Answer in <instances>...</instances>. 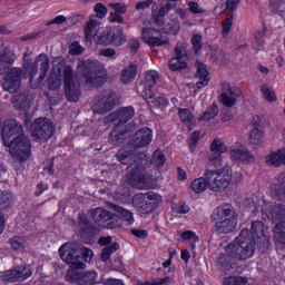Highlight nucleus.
Here are the masks:
<instances>
[{"instance_id":"obj_16","label":"nucleus","mask_w":285,"mask_h":285,"mask_svg":"<svg viewBox=\"0 0 285 285\" xmlns=\"http://www.w3.org/2000/svg\"><path fill=\"white\" fill-rule=\"evenodd\" d=\"M242 97V90L237 87L230 86L228 82H223L220 85V104L226 106V108H233L237 104V99Z\"/></svg>"},{"instance_id":"obj_48","label":"nucleus","mask_w":285,"mask_h":285,"mask_svg":"<svg viewBox=\"0 0 285 285\" xmlns=\"http://www.w3.org/2000/svg\"><path fill=\"white\" fill-rule=\"evenodd\" d=\"M179 20L171 19L163 27V30L164 32H167V35H177V32H179Z\"/></svg>"},{"instance_id":"obj_40","label":"nucleus","mask_w":285,"mask_h":285,"mask_svg":"<svg viewBox=\"0 0 285 285\" xmlns=\"http://www.w3.org/2000/svg\"><path fill=\"white\" fill-rule=\"evenodd\" d=\"M274 239L285 246V223H278L274 227Z\"/></svg>"},{"instance_id":"obj_33","label":"nucleus","mask_w":285,"mask_h":285,"mask_svg":"<svg viewBox=\"0 0 285 285\" xmlns=\"http://www.w3.org/2000/svg\"><path fill=\"white\" fill-rule=\"evenodd\" d=\"M110 43H112V46H124V43H126V33H124L121 26H116L111 29Z\"/></svg>"},{"instance_id":"obj_45","label":"nucleus","mask_w":285,"mask_h":285,"mask_svg":"<svg viewBox=\"0 0 285 285\" xmlns=\"http://www.w3.org/2000/svg\"><path fill=\"white\" fill-rule=\"evenodd\" d=\"M271 193L274 199H278V202H285V187L283 185H272Z\"/></svg>"},{"instance_id":"obj_12","label":"nucleus","mask_w":285,"mask_h":285,"mask_svg":"<svg viewBox=\"0 0 285 285\" xmlns=\"http://www.w3.org/2000/svg\"><path fill=\"white\" fill-rule=\"evenodd\" d=\"M66 281L71 284L95 285L99 282V275L95 271L81 274L79 269H68Z\"/></svg>"},{"instance_id":"obj_34","label":"nucleus","mask_w":285,"mask_h":285,"mask_svg":"<svg viewBox=\"0 0 285 285\" xmlns=\"http://www.w3.org/2000/svg\"><path fill=\"white\" fill-rule=\"evenodd\" d=\"M111 209L119 215V217L128 224V226L135 224V218L132 217V212L119 206L111 204Z\"/></svg>"},{"instance_id":"obj_5","label":"nucleus","mask_w":285,"mask_h":285,"mask_svg":"<svg viewBox=\"0 0 285 285\" xmlns=\"http://www.w3.org/2000/svg\"><path fill=\"white\" fill-rule=\"evenodd\" d=\"M204 177L208 181L209 190L215 193H222L230 186V180L233 179V170L229 167L222 169H206Z\"/></svg>"},{"instance_id":"obj_58","label":"nucleus","mask_w":285,"mask_h":285,"mask_svg":"<svg viewBox=\"0 0 285 285\" xmlns=\"http://www.w3.org/2000/svg\"><path fill=\"white\" fill-rule=\"evenodd\" d=\"M85 50L86 49H83L78 41L72 42L69 46V52H70V55H73V56L83 55Z\"/></svg>"},{"instance_id":"obj_9","label":"nucleus","mask_w":285,"mask_h":285,"mask_svg":"<svg viewBox=\"0 0 285 285\" xmlns=\"http://www.w3.org/2000/svg\"><path fill=\"white\" fill-rule=\"evenodd\" d=\"M55 135V127L52 122L47 118H38L31 125V137L33 141H40L45 144Z\"/></svg>"},{"instance_id":"obj_8","label":"nucleus","mask_w":285,"mask_h":285,"mask_svg":"<svg viewBox=\"0 0 285 285\" xmlns=\"http://www.w3.org/2000/svg\"><path fill=\"white\" fill-rule=\"evenodd\" d=\"M131 204L142 215H150L161 204V195L155 191L138 193L134 195Z\"/></svg>"},{"instance_id":"obj_19","label":"nucleus","mask_w":285,"mask_h":285,"mask_svg":"<svg viewBox=\"0 0 285 285\" xmlns=\"http://www.w3.org/2000/svg\"><path fill=\"white\" fill-rule=\"evenodd\" d=\"M262 213L267 219L273 222H282L285 219V206L284 205H273V203H264L262 207Z\"/></svg>"},{"instance_id":"obj_14","label":"nucleus","mask_w":285,"mask_h":285,"mask_svg":"<svg viewBox=\"0 0 285 285\" xmlns=\"http://www.w3.org/2000/svg\"><path fill=\"white\" fill-rule=\"evenodd\" d=\"M29 277H32V267L30 265L17 266L0 275L1 282H10L11 284L14 282H24Z\"/></svg>"},{"instance_id":"obj_20","label":"nucleus","mask_w":285,"mask_h":285,"mask_svg":"<svg viewBox=\"0 0 285 285\" xmlns=\"http://www.w3.org/2000/svg\"><path fill=\"white\" fill-rule=\"evenodd\" d=\"M184 57H186V43L177 45L175 48V57L169 61L170 70H184V68L188 66Z\"/></svg>"},{"instance_id":"obj_57","label":"nucleus","mask_w":285,"mask_h":285,"mask_svg":"<svg viewBox=\"0 0 285 285\" xmlns=\"http://www.w3.org/2000/svg\"><path fill=\"white\" fill-rule=\"evenodd\" d=\"M191 46L194 48V52L199 55V50H202V35H194L191 38Z\"/></svg>"},{"instance_id":"obj_46","label":"nucleus","mask_w":285,"mask_h":285,"mask_svg":"<svg viewBox=\"0 0 285 285\" xmlns=\"http://www.w3.org/2000/svg\"><path fill=\"white\" fill-rule=\"evenodd\" d=\"M145 81H146V86H148V88H153L155 86H157V82L159 81V73L155 70H149L145 73Z\"/></svg>"},{"instance_id":"obj_52","label":"nucleus","mask_w":285,"mask_h":285,"mask_svg":"<svg viewBox=\"0 0 285 285\" xmlns=\"http://www.w3.org/2000/svg\"><path fill=\"white\" fill-rule=\"evenodd\" d=\"M151 161L153 164H155V166H158V168H160V166H164V164H166V156L161 150L157 149L154 153Z\"/></svg>"},{"instance_id":"obj_63","label":"nucleus","mask_w":285,"mask_h":285,"mask_svg":"<svg viewBox=\"0 0 285 285\" xmlns=\"http://www.w3.org/2000/svg\"><path fill=\"white\" fill-rule=\"evenodd\" d=\"M170 282V277L166 276L164 278H153L147 281L144 285H166Z\"/></svg>"},{"instance_id":"obj_35","label":"nucleus","mask_w":285,"mask_h":285,"mask_svg":"<svg viewBox=\"0 0 285 285\" xmlns=\"http://www.w3.org/2000/svg\"><path fill=\"white\" fill-rule=\"evenodd\" d=\"M135 77H137V66L129 65L121 71L120 81L122 83H130L135 81Z\"/></svg>"},{"instance_id":"obj_39","label":"nucleus","mask_w":285,"mask_h":285,"mask_svg":"<svg viewBox=\"0 0 285 285\" xmlns=\"http://www.w3.org/2000/svg\"><path fill=\"white\" fill-rule=\"evenodd\" d=\"M269 7L274 14L285 17V0H269Z\"/></svg>"},{"instance_id":"obj_49","label":"nucleus","mask_w":285,"mask_h":285,"mask_svg":"<svg viewBox=\"0 0 285 285\" xmlns=\"http://www.w3.org/2000/svg\"><path fill=\"white\" fill-rule=\"evenodd\" d=\"M167 12L168 10L165 7H163L158 10L157 13H153V21L154 23H156V26H159V28H164L166 23L164 17L166 16Z\"/></svg>"},{"instance_id":"obj_22","label":"nucleus","mask_w":285,"mask_h":285,"mask_svg":"<svg viewBox=\"0 0 285 285\" xmlns=\"http://www.w3.org/2000/svg\"><path fill=\"white\" fill-rule=\"evenodd\" d=\"M151 141L153 130L148 127H144L134 134L132 144L136 148H146V146H150Z\"/></svg>"},{"instance_id":"obj_3","label":"nucleus","mask_w":285,"mask_h":285,"mask_svg":"<svg viewBox=\"0 0 285 285\" xmlns=\"http://www.w3.org/2000/svg\"><path fill=\"white\" fill-rule=\"evenodd\" d=\"M116 157L120 164L128 166L126 177L130 186L139 190H148L155 187L153 175L144 174V170H146V159H144L141 154H132V151L120 149Z\"/></svg>"},{"instance_id":"obj_59","label":"nucleus","mask_w":285,"mask_h":285,"mask_svg":"<svg viewBox=\"0 0 285 285\" xmlns=\"http://www.w3.org/2000/svg\"><path fill=\"white\" fill-rule=\"evenodd\" d=\"M233 28V14H228L227 18L223 21V35L226 37L230 29Z\"/></svg>"},{"instance_id":"obj_28","label":"nucleus","mask_w":285,"mask_h":285,"mask_svg":"<svg viewBox=\"0 0 285 285\" xmlns=\"http://www.w3.org/2000/svg\"><path fill=\"white\" fill-rule=\"evenodd\" d=\"M110 35H112V28L106 27V28H99L94 33V41L95 43L99 46H110Z\"/></svg>"},{"instance_id":"obj_38","label":"nucleus","mask_w":285,"mask_h":285,"mask_svg":"<svg viewBox=\"0 0 285 285\" xmlns=\"http://www.w3.org/2000/svg\"><path fill=\"white\" fill-rule=\"evenodd\" d=\"M208 161L212 166L219 168L224 164V154L209 149Z\"/></svg>"},{"instance_id":"obj_41","label":"nucleus","mask_w":285,"mask_h":285,"mask_svg":"<svg viewBox=\"0 0 285 285\" xmlns=\"http://www.w3.org/2000/svg\"><path fill=\"white\" fill-rule=\"evenodd\" d=\"M265 161L268 166H282V149L267 155Z\"/></svg>"},{"instance_id":"obj_15","label":"nucleus","mask_w":285,"mask_h":285,"mask_svg":"<svg viewBox=\"0 0 285 285\" xmlns=\"http://www.w3.org/2000/svg\"><path fill=\"white\" fill-rule=\"evenodd\" d=\"M23 78V69L13 67L7 70L4 82L2 83L3 90L7 92H17L21 87V79Z\"/></svg>"},{"instance_id":"obj_30","label":"nucleus","mask_w":285,"mask_h":285,"mask_svg":"<svg viewBox=\"0 0 285 285\" xmlns=\"http://www.w3.org/2000/svg\"><path fill=\"white\" fill-rule=\"evenodd\" d=\"M215 228H216L217 233L226 235L227 233H233V230L235 228H237V222L235 220V217L227 218V219L216 223Z\"/></svg>"},{"instance_id":"obj_62","label":"nucleus","mask_w":285,"mask_h":285,"mask_svg":"<svg viewBox=\"0 0 285 285\" xmlns=\"http://www.w3.org/2000/svg\"><path fill=\"white\" fill-rule=\"evenodd\" d=\"M121 14L122 13L111 11L108 17L109 23H124V17Z\"/></svg>"},{"instance_id":"obj_53","label":"nucleus","mask_w":285,"mask_h":285,"mask_svg":"<svg viewBox=\"0 0 285 285\" xmlns=\"http://www.w3.org/2000/svg\"><path fill=\"white\" fill-rule=\"evenodd\" d=\"M108 6L114 10L112 12H117L119 14H126V12H128V6H126V3L110 2Z\"/></svg>"},{"instance_id":"obj_26","label":"nucleus","mask_w":285,"mask_h":285,"mask_svg":"<svg viewBox=\"0 0 285 285\" xmlns=\"http://www.w3.org/2000/svg\"><path fill=\"white\" fill-rule=\"evenodd\" d=\"M235 217L233 215V209H230V205H223L217 208H215L212 213V219L216 224H219V222H224V219H232Z\"/></svg>"},{"instance_id":"obj_21","label":"nucleus","mask_w":285,"mask_h":285,"mask_svg":"<svg viewBox=\"0 0 285 285\" xmlns=\"http://www.w3.org/2000/svg\"><path fill=\"white\" fill-rule=\"evenodd\" d=\"M135 117V109L132 107H122L108 116V121H114L117 126L128 124Z\"/></svg>"},{"instance_id":"obj_6","label":"nucleus","mask_w":285,"mask_h":285,"mask_svg":"<svg viewBox=\"0 0 285 285\" xmlns=\"http://www.w3.org/2000/svg\"><path fill=\"white\" fill-rule=\"evenodd\" d=\"M59 254L66 264L70 265V271H83L86 263L81 262V244L66 243L60 246Z\"/></svg>"},{"instance_id":"obj_55","label":"nucleus","mask_w":285,"mask_h":285,"mask_svg":"<svg viewBox=\"0 0 285 285\" xmlns=\"http://www.w3.org/2000/svg\"><path fill=\"white\" fill-rule=\"evenodd\" d=\"M253 48L256 51L263 50V48H264V32L259 31L255 36V41L253 42Z\"/></svg>"},{"instance_id":"obj_54","label":"nucleus","mask_w":285,"mask_h":285,"mask_svg":"<svg viewBox=\"0 0 285 285\" xmlns=\"http://www.w3.org/2000/svg\"><path fill=\"white\" fill-rule=\"evenodd\" d=\"M246 282L242 276H229L224 281V285H245Z\"/></svg>"},{"instance_id":"obj_25","label":"nucleus","mask_w":285,"mask_h":285,"mask_svg":"<svg viewBox=\"0 0 285 285\" xmlns=\"http://www.w3.org/2000/svg\"><path fill=\"white\" fill-rule=\"evenodd\" d=\"M14 59H17V56L10 49H4L0 52V75H6L10 70V66L14 63Z\"/></svg>"},{"instance_id":"obj_32","label":"nucleus","mask_w":285,"mask_h":285,"mask_svg":"<svg viewBox=\"0 0 285 285\" xmlns=\"http://www.w3.org/2000/svg\"><path fill=\"white\" fill-rule=\"evenodd\" d=\"M145 100L151 108H168L169 104L168 98L164 96H157L155 94L147 96Z\"/></svg>"},{"instance_id":"obj_1","label":"nucleus","mask_w":285,"mask_h":285,"mask_svg":"<svg viewBox=\"0 0 285 285\" xmlns=\"http://www.w3.org/2000/svg\"><path fill=\"white\" fill-rule=\"evenodd\" d=\"M225 253L218 258V266L222 273H239L237 262H244L255 255V242L248 229H243L234 242L225 247Z\"/></svg>"},{"instance_id":"obj_43","label":"nucleus","mask_w":285,"mask_h":285,"mask_svg":"<svg viewBox=\"0 0 285 285\" xmlns=\"http://www.w3.org/2000/svg\"><path fill=\"white\" fill-rule=\"evenodd\" d=\"M9 244L12 250H19L21 253L26 249V239L21 236H13L9 239Z\"/></svg>"},{"instance_id":"obj_18","label":"nucleus","mask_w":285,"mask_h":285,"mask_svg":"<svg viewBox=\"0 0 285 285\" xmlns=\"http://www.w3.org/2000/svg\"><path fill=\"white\" fill-rule=\"evenodd\" d=\"M228 154L233 161H238L239 164H253L255 161V156L244 145L232 146L228 149Z\"/></svg>"},{"instance_id":"obj_36","label":"nucleus","mask_w":285,"mask_h":285,"mask_svg":"<svg viewBox=\"0 0 285 285\" xmlns=\"http://www.w3.org/2000/svg\"><path fill=\"white\" fill-rule=\"evenodd\" d=\"M261 92L263 99L267 101V104H275L277 101V94L275 92V89L267 83L262 85Z\"/></svg>"},{"instance_id":"obj_11","label":"nucleus","mask_w":285,"mask_h":285,"mask_svg":"<svg viewBox=\"0 0 285 285\" xmlns=\"http://www.w3.org/2000/svg\"><path fill=\"white\" fill-rule=\"evenodd\" d=\"M52 68L49 73L48 86L49 90H59L61 88V77L68 66H66V59L62 57L53 58Z\"/></svg>"},{"instance_id":"obj_44","label":"nucleus","mask_w":285,"mask_h":285,"mask_svg":"<svg viewBox=\"0 0 285 285\" xmlns=\"http://www.w3.org/2000/svg\"><path fill=\"white\" fill-rule=\"evenodd\" d=\"M216 115H219V108H217V105H212L202 115L199 121H210V119H215Z\"/></svg>"},{"instance_id":"obj_37","label":"nucleus","mask_w":285,"mask_h":285,"mask_svg":"<svg viewBox=\"0 0 285 285\" xmlns=\"http://www.w3.org/2000/svg\"><path fill=\"white\" fill-rule=\"evenodd\" d=\"M190 188L196 195H202V193H204L206 188H208V180L206 179V177L196 178L191 181Z\"/></svg>"},{"instance_id":"obj_51","label":"nucleus","mask_w":285,"mask_h":285,"mask_svg":"<svg viewBox=\"0 0 285 285\" xmlns=\"http://www.w3.org/2000/svg\"><path fill=\"white\" fill-rule=\"evenodd\" d=\"M17 110H28L30 108V99L26 95H20L14 104Z\"/></svg>"},{"instance_id":"obj_4","label":"nucleus","mask_w":285,"mask_h":285,"mask_svg":"<svg viewBox=\"0 0 285 285\" xmlns=\"http://www.w3.org/2000/svg\"><path fill=\"white\" fill-rule=\"evenodd\" d=\"M77 72L87 83L97 88L106 81V71L97 60H82L77 66Z\"/></svg>"},{"instance_id":"obj_17","label":"nucleus","mask_w":285,"mask_h":285,"mask_svg":"<svg viewBox=\"0 0 285 285\" xmlns=\"http://www.w3.org/2000/svg\"><path fill=\"white\" fill-rule=\"evenodd\" d=\"M142 41L149 48H157L159 46H168V38L159 35V31L153 28H144L141 31Z\"/></svg>"},{"instance_id":"obj_31","label":"nucleus","mask_w":285,"mask_h":285,"mask_svg":"<svg viewBox=\"0 0 285 285\" xmlns=\"http://www.w3.org/2000/svg\"><path fill=\"white\" fill-rule=\"evenodd\" d=\"M249 141L254 146H259L264 141V128L258 124L254 122L249 132Z\"/></svg>"},{"instance_id":"obj_56","label":"nucleus","mask_w":285,"mask_h":285,"mask_svg":"<svg viewBox=\"0 0 285 285\" xmlns=\"http://www.w3.org/2000/svg\"><path fill=\"white\" fill-rule=\"evenodd\" d=\"M97 19H104L108 14V8L101 3H96L94 7Z\"/></svg>"},{"instance_id":"obj_10","label":"nucleus","mask_w":285,"mask_h":285,"mask_svg":"<svg viewBox=\"0 0 285 285\" xmlns=\"http://www.w3.org/2000/svg\"><path fill=\"white\" fill-rule=\"evenodd\" d=\"M65 95L68 101L77 102L81 92L79 91V82L75 81V70L70 65L65 67L63 71Z\"/></svg>"},{"instance_id":"obj_27","label":"nucleus","mask_w":285,"mask_h":285,"mask_svg":"<svg viewBox=\"0 0 285 285\" xmlns=\"http://www.w3.org/2000/svg\"><path fill=\"white\" fill-rule=\"evenodd\" d=\"M195 78L197 79L196 86L198 89L206 88V86H208L210 77H208V69L203 62H197V71Z\"/></svg>"},{"instance_id":"obj_29","label":"nucleus","mask_w":285,"mask_h":285,"mask_svg":"<svg viewBox=\"0 0 285 285\" xmlns=\"http://www.w3.org/2000/svg\"><path fill=\"white\" fill-rule=\"evenodd\" d=\"M99 26H101V23L99 22V20H97V17L90 16L85 27L86 41H92V38L95 37V31L97 32L99 30Z\"/></svg>"},{"instance_id":"obj_42","label":"nucleus","mask_w":285,"mask_h":285,"mask_svg":"<svg viewBox=\"0 0 285 285\" xmlns=\"http://www.w3.org/2000/svg\"><path fill=\"white\" fill-rule=\"evenodd\" d=\"M119 250V243H112L111 245L105 247L100 254L101 262H108L112 253H117Z\"/></svg>"},{"instance_id":"obj_60","label":"nucleus","mask_w":285,"mask_h":285,"mask_svg":"<svg viewBox=\"0 0 285 285\" xmlns=\"http://www.w3.org/2000/svg\"><path fill=\"white\" fill-rule=\"evenodd\" d=\"M80 255L83 257L85 262H90L95 256V253L92 252V249L80 245Z\"/></svg>"},{"instance_id":"obj_24","label":"nucleus","mask_w":285,"mask_h":285,"mask_svg":"<svg viewBox=\"0 0 285 285\" xmlns=\"http://www.w3.org/2000/svg\"><path fill=\"white\" fill-rule=\"evenodd\" d=\"M115 108V94L102 96L94 106V112L104 115Z\"/></svg>"},{"instance_id":"obj_47","label":"nucleus","mask_w":285,"mask_h":285,"mask_svg":"<svg viewBox=\"0 0 285 285\" xmlns=\"http://www.w3.org/2000/svg\"><path fill=\"white\" fill-rule=\"evenodd\" d=\"M209 149L216 153H220L222 155H224V153H228V146H226V144H224V140L219 138H215L212 141Z\"/></svg>"},{"instance_id":"obj_64","label":"nucleus","mask_w":285,"mask_h":285,"mask_svg":"<svg viewBox=\"0 0 285 285\" xmlns=\"http://www.w3.org/2000/svg\"><path fill=\"white\" fill-rule=\"evenodd\" d=\"M181 239H193L194 244H197L199 242V236L195 234L193 230H186L180 235Z\"/></svg>"},{"instance_id":"obj_2","label":"nucleus","mask_w":285,"mask_h":285,"mask_svg":"<svg viewBox=\"0 0 285 285\" xmlns=\"http://www.w3.org/2000/svg\"><path fill=\"white\" fill-rule=\"evenodd\" d=\"M23 127L16 119L4 122L1 136L3 145L9 148V155L12 157L14 164H26L32 157V142L30 137L21 134Z\"/></svg>"},{"instance_id":"obj_23","label":"nucleus","mask_w":285,"mask_h":285,"mask_svg":"<svg viewBox=\"0 0 285 285\" xmlns=\"http://www.w3.org/2000/svg\"><path fill=\"white\" fill-rule=\"evenodd\" d=\"M266 230H268V228L264 226V223L259 220L254 222L252 224V234L249 233L252 240H254V243L256 242V244H268Z\"/></svg>"},{"instance_id":"obj_7","label":"nucleus","mask_w":285,"mask_h":285,"mask_svg":"<svg viewBox=\"0 0 285 285\" xmlns=\"http://www.w3.org/2000/svg\"><path fill=\"white\" fill-rule=\"evenodd\" d=\"M23 68L27 75H29L30 77L31 88H39V85H35L32 80L35 79V77H37L39 68L40 72L42 73L39 77V80L43 81V79H46V75H48V70H50V58L46 53H40L35 61L24 60Z\"/></svg>"},{"instance_id":"obj_61","label":"nucleus","mask_w":285,"mask_h":285,"mask_svg":"<svg viewBox=\"0 0 285 285\" xmlns=\"http://www.w3.org/2000/svg\"><path fill=\"white\" fill-rule=\"evenodd\" d=\"M110 141L112 146H119L121 144V139H124V132L117 134V130L110 132Z\"/></svg>"},{"instance_id":"obj_50","label":"nucleus","mask_w":285,"mask_h":285,"mask_svg":"<svg viewBox=\"0 0 285 285\" xmlns=\"http://www.w3.org/2000/svg\"><path fill=\"white\" fill-rule=\"evenodd\" d=\"M178 116H179L180 121L185 126H190V124L193 122L194 116L188 109L179 108L178 109Z\"/></svg>"},{"instance_id":"obj_13","label":"nucleus","mask_w":285,"mask_h":285,"mask_svg":"<svg viewBox=\"0 0 285 285\" xmlns=\"http://www.w3.org/2000/svg\"><path fill=\"white\" fill-rule=\"evenodd\" d=\"M92 219L98 226H100V228L112 229L119 226V219L117 216L104 208L94 209Z\"/></svg>"}]
</instances>
